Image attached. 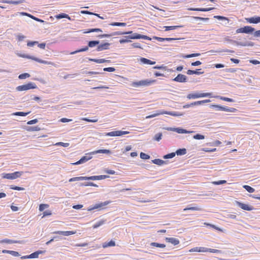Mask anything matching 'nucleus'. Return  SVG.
<instances>
[{
    "label": "nucleus",
    "instance_id": "obj_1",
    "mask_svg": "<svg viewBox=\"0 0 260 260\" xmlns=\"http://www.w3.org/2000/svg\"><path fill=\"white\" fill-rule=\"evenodd\" d=\"M155 81V80H144L137 82H133L131 85L133 87H134L146 86L151 85L153 83H154Z\"/></svg>",
    "mask_w": 260,
    "mask_h": 260
},
{
    "label": "nucleus",
    "instance_id": "obj_2",
    "mask_svg": "<svg viewBox=\"0 0 260 260\" xmlns=\"http://www.w3.org/2000/svg\"><path fill=\"white\" fill-rule=\"evenodd\" d=\"M23 173V172L17 171L12 173H3L2 175L3 178L14 180L20 177Z\"/></svg>",
    "mask_w": 260,
    "mask_h": 260
},
{
    "label": "nucleus",
    "instance_id": "obj_3",
    "mask_svg": "<svg viewBox=\"0 0 260 260\" xmlns=\"http://www.w3.org/2000/svg\"><path fill=\"white\" fill-rule=\"evenodd\" d=\"M212 93L209 92L206 93H191L187 95V98L188 99H196L204 97H211Z\"/></svg>",
    "mask_w": 260,
    "mask_h": 260
},
{
    "label": "nucleus",
    "instance_id": "obj_4",
    "mask_svg": "<svg viewBox=\"0 0 260 260\" xmlns=\"http://www.w3.org/2000/svg\"><path fill=\"white\" fill-rule=\"evenodd\" d=\"M168 114L173 116H181L183 115L182 113L176 112H168L166 111H159L158 113L154 114L153 115H149L146 117V118H150L159 115Z\"/></svg>",
    "mask_w": 260,
    "mask_h": 260
},
{
    "label": "nucleus",
    "instance_id": "obj_5",
    "mask_svg": "<svg viewBox=\"0 0 260 260\" xmlns=\"http://www.w3.org/2000/svg\"><path fill=\"white\" fill-rule=\"evenodd\" d=\"M99 43H100V42L99 41H89L88 42V46H85V47H84L83 48H81L80 49H79V50H77L76 51H75L71 53V54H74L78 53V52L86 51L88 50V47H90V48L94 47L96 45L99 44Z\"/></svg>",
    "mask_w": 260,
    "mask_h": 260
},
{
    "label": "nucleus",
    "instance_id": "obj_6",
    "mask_svg": "<svg viewBox=\"0 0 260 260\" xmlns=\"http://www.w3.org/2000/svg\"><path fill=\"white\" fill-rule=\"evenodd\" d=\"M36 88V86L35 83H28L26 84L18 86L16 87V89L18 91H24L31 89H35Z\"/></svg>",
    "mask_w": 260,
    "mask_h": 260
},
{
    "label": "nucleus",
    "instance_id": "obj_7",
    "mask_svg": "<svg viewBox=\"0 0 260 260\" xmlns=\"http://www.w3.org/2000/svg\"><path fill=\"white\" fill-rule=\"evenodd\" d=\"M211 108H216L218 110H221L229 112H236L237 111V109L234 108H228L227 107H223L218 105H211L210 106Z\"/></svg>",
    "mask_w": 260,
    "mask_h": 260
},
{
    "label": "nucleus",
    "instance_id": "obj_8",
    "mask_svg": "<svg viewBox=\"0 0 260 260\" xmlns=\"http://www.w3.org/2000/svg\"><path fill=\"white\" fill-rule=\"evenodd\" d=\"M110 202V201H105L104 202H101L96 204L93 206H90L88 208L87 211H91L94 209H98L103 208L104 206L108 205Z\"/></svg>",
    "mask_w": 260,
    "mask_h": 260
},
{
    "label": "nucleus",
    "instance_id": "obj_9",
    "mask_svg": "<svg viewBox=\"0 0 260 260\" xmlns=\"http://www.w3.org/2000/svg\"><path fill=\"white\" fill-rule=\"evenodd\" d=\"M254 31V28L250 26H245L243 27H241L236 30V33H245L250 34Z\"/></svg>",
    "mask_w": 260,
    "mask_h": 260
},
{
    "label": "nucleus",
    "instance_id": "obj_10",
    "mask_svg": "<svg viewBox=\"0 0 260 260\" xmlns=\"http://www.w3.org/2000/svg\"><path fill=\"white\" fill-rule=\"evenodd\" d=\"M129 132L128 131H117L106 133L105 134L106 136L115 137L121 136L123 135L128 134Z\"/></svg>",
    "mask_w": 260,
    "mask_h": 260
},
{
    "label": "nucleus",
    "instance_id": "obj_11",
    "mask_svg": "<svg viewBox=\"0 0 260 260\" xmlns=\"http://www.w3.org/2000/svg\"><path fill=\"white\" fill-rule=\"evenodd\" d=\"M125 38L130 39H143L145 40H151V38L149 37L142 35L139 34L135 33L132 36H126Z\"/></svg>",
    "mask_w": 260,
    "mask_h": 260
},
{
    "label": "nucleus",
    "instance_id": "obj_12",
    "mask_svg": "<svg viewBox=\"0 0 260 260\" xmlns=\"http://www.w3.org/2000/svg\"><path fill=\"white\" fill-rule=\"evenodd\" d=\"M236 204L237 206H238V207L244 210L251 211L254 209L252 206L240 202L239 201H236Z\"/></svg>",
    "mask_w": 260,
    "mask_h": 260
},
{
    "label": "nucleus",
    "instance_id": "obj_13",
    "mask_svg": "<svg viewBox=\"0 0 260 260\" xmlns=\"http://www.w3.org/2000/svg\"><path fill=\"white\" fill-rule=\"evenodd\" d=\"M173 80L180 83L186 82H187V77L184 75L179 74Z\"/></svg>",
    "mask_w": 260,
    "mask_h": 260
},
{
    "label": "nucleus",
    "instance_id": "obj_14",
    "mask_svg": "<svg viewBox=\"0 0 260 260\" xmlns=\"http://www.w3.org/2000/svg\"><path fill=\"white\" fill-rule=\"evenodd\" d=\"M109 177H110V176L108 175H99V176H89L88 179H89V180H100L108 178Z\"/></svg>",
    "mask_w": 260,
    "mask_h": 260
},
{
    "label": "nucleus",
    "instance_id": "obj_15",
    "mask_svg": "<svg viewBox=\"0 0 260 260\" xmlns=\"http://www.w3.org/2000/svg\"><path fill=\"white\" fill-rule=\"evenodd\" d=\"M245 20L249 23H258L260 22V16L246 18Z\"/></svg>",
    "mask_w": 260,
    "mask_h": 260
},
{
    "label": "nucleus",
    "instance_id": "obj_16",
    "mask_svg": "<svg viewBox=\"0 0 260 260\" xmlns=\"http://www.w3.org/2000/svg\"><path fill=\"white\" fill-rule=\"evenodd\" d=\"M110 45V44L109 43H104L103 44H102L100 45H99L97 47L96 50L98 51H101L104 50H107L109 49V46Z\"/></svg>",
    "mask_w": 260,
    "mask_h": 260
},
{
    "label": "nucleus",
    "instance_id": "obj_17",
    "mask_svg": "<svg viewBox=\"0 0 260 260\" xmlns=\"http://www.w3.org/2000/svg\"><path fill=\"white\" fill-rule=\"evenodd\" d=\"M76 233V231H55L53 234L62 235L65 236H68L75 234Z\"/></svg>",
    "mask_w": 260,
    "mask_h": 260
},
{
    "label": "nucleus",
    "instance_id": "obj_18",
    "mask_svg": "<svg viewBox=\"0 0 260 260\" xmlns=\"http://www.w3.org/2000/svg\"><path fill=\"white\" fill-rule=\"evenodd\" d=\"M92 153H86L84 156H83L80 159L76 161V162H83L84 161H87L92 158Z\"/></svg>",
    "mask_w": 260,
    "mask_h": 260
},
{
    "label": "nucleus",
    "instance_id": "obj_19",
    "mask_svg": "<svg viewBox=\"0 0 260 260\" xmlns=\"http://www.w3.org/2000/svg\"><path fill=\"white\" fill-rule=\"evenodd\" d=\"M25 57H26L27 58H29V59H32V60H35V61H37L38 62H40V63H44V64H52L51 62H48L47 61L39 59L38 58H36V57H33V56H29V55H26V56H25Z\"/></svg>",
    "mask_w": 260,
    "mask_h": 260
},
{
    "label": "nucleus",
    "instance_id": "obj_20",
    "mask_svg": "<svg viewBox=\"0 0 260 260\" xmlns=\"http://www.w3.org/2000/svg\"><path fill=\"white\" fill-rule=\"evenodd\" d=\"M214 8H189L187 10L189 11H201V12H207L213 10Z\"/></svg>",
    "mask_w": 260,
    "mask_h": 260
},
{
    "label": "nucleus",
    "instance_id": "obj_21",
    "mask_svg": "<svg viewBox=\"0 0 260 260\" xmlns=\"http://www.w3.org/2000/svg\"><path fill=\"white\" fill-rule=\"evenodd\" d=\"M166 242L170 243L174 245H177L179 243V241L178 239L175 238H166L165 239Z\"/></svg>",
    "mask_w": 260,
    "mask_h": 260
},
{
    "label": "nucleus",
    "instance_id": "obj_22",
    "mask_svg": "<svg viewBox=\"0 0 260 260\" xmlns=\"http://www.w3.org/2000/svg\"><path fill=\"white\" fill-rule=\"evenodd\" d=\"M140 61L144 64H147L150 65L154 64L156 63L155 61H152L151 60H149L147 58L144 57H141L140 58Z\"/></svg>",
    "mask_w": 260,
    "mask_h": 260
},
{
    "label": "nucleus",
    "instance_id": "obj_23",
    "mask_svg": "<svg viewBox=\"0 0 260 260\" xmlns=\"http://www.w3.org/2000/svg\"><path fill=\"white\" fill-rule=\"evenodd\" d=\"M89 60L91 61H93L98 63H102L105 62H110V60H106L104 58L102 59H92V58H89Z\"/></svg>",
    "mask_w": 260,
    "mask_h": 260
},
{
    "label": "nucleus",
    "instance_id": "obj_24",
    "mask_svg": "<svg viewBox=\"0 0 260 260\" xmlns=\"http://www.w3.org/2000/svg\"><path fill=\"white\" fill-rule=\"evenodd\" d=\"M45 252V251H42V250H38L37 251H35L32 253H31L30 255V258H38L39 256V255L40 254L44 253Z\"/></svg>",
    "mask_w": 260,
    "mask_h": 260
},
{
    "label": "nucleus",
    "instance_id": "obj_25",
    "mask_svg": "<svg viewBox=\"0 0 260 260\" xmlns=\"http://www.w3.org/2000/svg\"><path fill=\"white\" fill-rule=\"evenodd\" d=\"M1 243H8V244H13V243H19V244H21L22 243V241L5 239H4V240H2L1 241Z\"/></svg>",
    "mask_w": 260,
    "mask_h": 260
},
{
    "label": "nucleus",
    "instance_id": "obj_26",
    "mask_svg": "<svg viewBox=\"0 0 260 260\" xmlns=\"http://www.w3.org/2000/svg\"><path fill=\"white\" fill-rule=\"evenodd\" d=\"M201 69H197L196 71L188 70L187 71V74L188 75H192V74L200 75V74H203L204 72H201Z\"/></svg>",
    "mask_w": 260,
    "mask_h": 260
},
{
    "label": "nucleus",
    "instance_id": "obj_27",
    "mask_svg": "<svg viewBox=\"0 0 260 260\" xmlns=\"http://www.w3.org/2000/svg\"><path fill=\"white\" fill-rule=\"evenodd\" d=\"M211 97H213L214 98H217V99H219L221 100H223V101H224L226 102H234V100L232 99L226 98V97H224V96H219V95L212 96Z\"/></svg>",
    "mask_w": 260,
    "mask_h": 260
},
{
    "label": "nucleus",
    "instance_id": "obj_28",
    "mask_svg": "<svg viewBox=\"0 0 260 260\" xmlns=\"http://www.w3.org/2000/svg\"><path fill=\"white\" fill-rule=\"evenodd\" d=\"M210 102H211V101L210 100H202V101L194 102L191 103V105H194V106H198V105H201L204 103H209Z\"/></svg>",
    "mask_w": 260,
    "mask_h": 260
},
{
    "label": "nucleus",
    "instance_id": "obj_29",
    "mask_svg": "<svg viewBox=\"0 0 260 260\" xmlns=\"http://www.w3.org/2000/svg\"><path fill=\"white\" fill-rule=\"evenodd\" d=\"M115 245V242L114 241H113V240H111L109 242H105L103 244V248H107V247H111V246H114Z\"/></svg>",
    "mask_w": 260,
    "mask_h": 260
},
{
    "label": "nucleus",
    "instance_id": "obj_30",
    "mask_svg": "<svg viewBox=\"0 0 260 260\" xmlns=\"http://www.w3.org/2000/svg\"><path fill=\"white\" fill-rule=\"evenodd\" d=\"M177 133L179 134H189L192 133V131H188L183 128H177L175 130Z\"/></svg>",
    "mask_w": 260,
    "mask_h": 260
},
{
    "label": "nucleus",
    "instance_id": "obj_31",
    "mask_svg": "<svg viewBox=\"0 0 260 260\" xmlns=\"http://www.w3.org/2000/svg\"><path fill=\"white\" fill-rule=\"evenodd\" d=\"M141 164L143 165V168H144L145 169L148 170L153 171V170L154 169H155V166L151 165L149 164Z\"/></svg>",
    "mask_w": 260,
    "mask_h": 260
},
{
    "label": "nucleus",
    "instance_id": "obj_32",
    "mask_svg": "<svg viewBox=\"0 0 260 260\" xmlns=\"http://www.w3.org/2000/svg\"><path fill=\"white\" fill-rule=\"evenodd\" d=\"M153 68L154 69L167 70V67L164 65L155 66ZM167 71L170 72H173V70L171 69H167Z\"/></svg>",
    "mask_w": 260,
    "mask_h": 260
},
{
    "label": "nucleus",
    "instance_id": "obj_33",
    "mask_svg": "<svg viewBox=\"0 0 260 260\" xmlns=\"http://www.w3.org/2000/svg\"><path fill=\"white\" fill-rule=\"evenodd\" d=\"M106 222V220H104V219H102L99 221H98L95 224H94L93 225V229H96V228H98L99 227H100V226L102 225L103 224H104Z\"/></svg>",
    "mask_w": 260,
    "mask_h": 260
},
{
    "label": "nucleus",
    "instance_id": "obj_34",
    "mask_svg": "<svg viewBox=\"0 0 260 260\" xmlns=\"http://www.w3.org/2000/svg\"><path fill=\"white\" fill-rule=\"evenodd\" d=\"M150 246H154L158 248H164L166 247V245L164 244H160L156 242H152L150 243Z\"/></svg>",
    "mask_w": 260,
    "mask_h": 260
},
{
    "label": "nucleus",
    "instance_id": "obj_35",
    "mask_svg": "<svg viewBox=\"0 0 260 260\" xmlns=\"http://www.w3.org/2000/svg\"><path fill=\"white\" fill-rule=\"evenodd\" d=\"M182 26L180 25H175V26H165L164 27L165 31H169L170 30L175 29L176 28L181 27Z\"/></svg>",
    "mask_w": 260,
    "mask_h": 260
},
{
    "label": "nucleus",
    "instance_id": "obj_36",
    "mask_svg": "<svg viewBox=\"0 0 260 260\" xmlns=\"http://www.w3.org/2000/svg\"><path fill=\"white\" fill-rule=\"evenodd\" d=\"M56 18L57 19H61V18H67L69 20H71V17L67 14L65 13H61L58 14L56 16Z\"/></svg>",
    "mask_w": 260,
    "mask_h": 260
},
{
    "label": "nucleus",
    "instance_id": "obj_37",
    "mask_svg": "<svg viewBox=\"0 0 260 260\" xmlns=\"http://www.w3.org/2000/svg\"><path fill=\"white\" fill-rule=\"evenodd\" d=\"M110 153V151L109 150H107V149H100V150L95 151L94 152H92L93 154H96V153L109 154Z\"/></svg>",
    "mask_w": 260,
    "mask_h": 260
},
{
    "label": "nucleus",
    "instance_id": "obj_38",
    "mask_svg": "<svg viewBox=\"0 0 260 260\" xmlns=\"http://www.w3.org/2000/svg\"><path fill=\"white\" fill-rule=\"evenodd\" d=\"M243 187L249 193H252L255 191V189L253 187L247 185H243Z\"/></svg>",
    "mask_w": 260,
    "mask_h": 260
},
{
    "label": "nucleus",
    "instance_id": "obj_39",
    "mask_svg": "<svg viewBox=\"0 0 260 260\" xmlns=\"http://www.w3.org/2000/svg\"><path fill=\"white\" fill-rule=\"evenodd\" d=\"M178 155H184L186 153V150L185 148L179 149L175 152Z\"/></svg>",
    "mask_w": 260,
    "mask_h": 260
},
{
    "label": "nucleus",
    "instance_id": "obj_40",
    "mask_svg": "<svg viewBox=\"0 0 260 260\" xmlns=\"http://www.w3.org/2000/svg\"><path fill=\"white\" fill-rule=\"evenodd\" d=\"M193 210V211H201L202 209L197 206L187 207L183 209L184 211L186 210Z\"/></svg>",
    "mask_w": 260,
    "mask_h": 260
},
{
    "label": "nucleus",
    "instance_id": "obj_41",
    "mask_svg": "<svg viewBox=\"0 0 260 260\" xmlns=\"http://www.w3.org/2000/svg\"><path fill=\"white\" fill-rule=\"evenodd\" d=\"M102 30L100 28H92L89 29L87 30L84 31L83 32L85 34L90 33L92 32H102Z\"/></svg>",
    "mask_w": 260,
    "mask_h": 260
},
{
    "label": "nucleus",
    "instance_id": "obj_42",
    "mask_svg": "<svg viewBox=\"0 0 260 260\" xmlns=\"http://www.w3.org/2000/svg\"><path fill=\"white\" fill-rule=\"evenodd\" d=\"M30 112H17L13 113L14 115L16 116H25L27 115H28L29 113H30Z\"/></svg>",
    "mask_w": 260,
    "mask_h": 260
},
{
    "label": "nucleus",
    "instance_id": "obj_43",
    "mask_svg": "<svg viewBox=\"0 0 260 260\" xmlns=\"http://www.w3.org/2000/svg\"><path fill=\"white\" fill-rule=\"evenodd\" d=\"M10 188L12 189H13V190H18V191L24 190L25 189V188H23V187H19V186H14V185H11L10 186Z\"/></svg>",
    "mask_w": 260,
    "mask_h": 260
},
{
    "label": "nucleus",
    "instance_id": "obj_44",
    "mask_svg": "<svg viewBox=\"0 0 260 260\" xmlns=\"http://www.w3.org/2000/svg\"><path fill=\"white\" fill-rule=\"evenodd\" d=\"M212 183V184H213L214 185H219L226 183V181L224 180H219V181H213Z\"/></svg>",
    "mask_w": 260,
    "mask_h": 260
},
{
    "label": "nucleus",
    "instance_id": "obj_45",
    "mask_svg": "<svg viewBox=\"0 0 260 260\" xmlns=\"http://www.w3.org/2000/svg\"><path fill=\"white\" fill-rule=\"evenodd\" d=\"M49 205L48 204H41L39 205L40 211H43L46 208H48Z\"/></svg>",
    "mask_w": 260,
    "mask_h": 260
},
{
    "label": "nucleus",
    "instance_id": "obj_46",
    "mask_svg": "<svg viewBox=\"0 0 260 260\" xmlns=\"http://www.w3.org/2000/svg\"><path fill=\"white\" fill-rule=\"evenodd\" d=\"M75 179L76 181L81 180H89L88 177L87 176L76 177Z\"/></svg>",
    "mask_w": 260,
    "mask_h": 260
},
{
    "label": "nucleus",
    "instance_id": "obj_47",
    "mask_svg": "<svg viewBox=\"0 0 260 260\" xmlns=\"http://www.w3.org/2000/svg\"><path fill=\"white\" fill-rule=\"evenodd\" d=\"M199 55H200V53H192V54L184 55L183 56V57L184 58H191V57H196V56H198Z\"/></svg>",
    "mask_w": 260,
    "mask_h": 260
},
{
    "label": "nucleus",
    "instance_id": "obj_48",
    "mask_svg": "<svg viewBox=\"0 0 260 260\" xmlns=\"http://www.w3.org/2000/svg\"><path fill=\"white\" fill-rule=\"evenodd\" d=\"M132 33V31H125V32L117 31V32H115L114 33V35H126V34H131Z\"/></svg>",
    "mask_w": 260,
    "mask_h": 260
},
{
    "label": "nucleus",
    "instance_id": "obj_49",
    "mask_svg": "<svg viewBox=\"0 0 260 260\" xmlns=\"http://www.w3.org/2000/svg\"><path fill=\"white\" fill-rule=\"evenodd\" d=\"M175 154H176V153L175 152H172V153H169V154L164 155L163 156V158L165 159L173 158V157H174L175 156Z\"/></svg>",
    "mask_w": 260,
    "mask_h": 260
},
{
    "label": "nucleus",
    "instance_id": "obj_50",
    "mask_svg": "<svg viewBox=\"0 0 260 260\" xmlns=\"http://www.w3.org/2000/svg\"><path fill=\"white\" fill-rule=\"evenodd\" d=\"M104 172L106 173L109 174L114 175V174H117V173L115 172L114 170H109L107 169H106L104 170Z\"/></svg>",
    "mask_w": 260,
    "mask_h": 260
},
{
    "label": "nucleus",
    "instance_id": "obj_51",
    "mask_svg": "<svg viewBox=\"0 0 260 260\" xmlns=\"http://www.w3.org/2000/svg\"><path fill=\"white\" fill-rule=\"evenodd\" d=\"M81 120H83V121H87V122H96L98 121V119L97 118L93 119H89L87 118H82L81 119Z\"/></svg>",
    "mask_w": 260,
    "mask_h": 260
},
{
    "label": "nucleus",
    "instance_id": "obj_52",
    "mask_svg": "<svg viewBox=\"0 0 260 260\" xmlns=\"http://www.w3.org/2000/svg\"><path fill=\"white\" fill-rule=\"evenodd\" d=\"M193 139L196 140H202L205 139V136L201 134H197L193 137Z\"/></svg>",
    "mask_w": 260,
    "mask_h": 260
},
{
    "label": "nucleus",
    "instance_id": "obj_53",
    "mask_svg": "<svg viewBox=\"0 0 260 260\" xmlns=\"http://www.w3.org/2000/svg\"><path fill=\"white\" fill-rule=\"evenodd\" d=\"M29 76H30V75H29V74H28V73H23V74H20L18 78L20 79H26L27 78H28Z\"/></svg>",
    "mask_w": 260,
    "mask_h": 260
},
{
    "label": "nucleus",
    "instance_id": "obj_54",
    "mask_svg": "<svg viewBox=\"0 0 260 260\" xmlns=\"http://www.w3.org/2000/svg\"><path fill=\"white\" fill-rule=\"evenodd\" d=\"M140 157L143 159H148L150 158V156L145 153L141 152Z\"/></svg>",
    "mask_w": 260,
    "mask_h": 260
},
{
    "label": "nucleus",
    "instance_id": "obj_55",
    "mask_svg": "<svg viewBox=\"0 0 260 260\" xmlns=\"http://www.w3.org/2000/svg\"><path fill=\"white\" fill-rule=\"evenodd\" d=\"M111 25L112 26H125L126 23L123 22H114L111 23Z\"/></svg>",
    "mask_w": 260,
    "mask_h": 260
},
{
    "label": "nucleus",
    "instance_id": "obj_56",
    "mask_svg": "<svg viewBox=\"0 0 260 260\" xmlns=\"http://www.w3.org/2000/svg\"><path fill=\"white\" fill-rule=\"evenodd\" d=\"M161 137H162V134L158 133L155 135L154 140L157 141H159L160 140H161Z\"/></svg>",
    "mask_w": 260,
    "mask_h": 260
},
{
    "label": "nucleus",
    "instance_id": "obj_57",
    "mask_svg": "<svg viewBox=\"0 0 260 260\" xmlns=\"http://www.w3.org/2000/svg\"><path fill=\"white\" fill-rule=\"evenodd\" d=\"M43 217H45V216L51 215L52 214V212L50 210H46V211H44L43 213Z\"/></svg>",
    "mask_w": 260,
    "mask_h": 260
},
{
    "label": "nucleus",
    "instance_id": "obj_58",
    "mask_svg": "<svg viewBox=\"0 0 260 260\" xmlns=\"http://www.w3.org/2000/svg\"><path fill=\"white\" fill-rule=\"evenodd\" d=\"M209 252L212 253H221L222 251L220 250L209 248Z\"/></svg>",
    "mask_w": 260,
    "mask_h": 260
},
{
    "label": "nucleus",
    "instance_id": "obj_59",
    "mask_svg": "<svg viewBox=\"0 0 260 260\" xmlns=\"http://www.w3.org/2000/svg\"><path fill=\"white\" fill-rule=\"evenodd\" d=\"M104 71L113 72L115 71V69L112 67L105 68L104 69Z\"/></svg>",
    "mask_w": 260,
    "mask_h": 260
},
{
    "label": "nucleus",
    "instance_id": "obj_60",
    "mask_svg": "<svg viewBox=\"0 0 260 260\" xmlns=\"http://www.w3.org/2000/svg\"><path fill=\"white\" fill-rule=\"evenodd\" d=\"M189 251L190 252H200V247H194L193 248H191V249H190L189 250Z\"/></svg>",
    "mask_w": 260,
    "mask_h": 260
},
{
    "label": "nucleus",
    "instance_id": "obj_61",
    "mask_svg": "<svg viewBox=\"0 0 260 260\" xmlns=\"http://www.w3.org/2000/svg\"><path fill=\"white\" fill-rule=\"evenodd\" d=\"M38 44V42L37 41H33V42L29 41V42H27V45L28 47H32L35 44Z\"/></svg>",
    "mask_w": 260,
    "mask_h": 260
},
{
    "label": "nucleus",
    "instance_id": "obj_62",
    "mask_svg": "<svg viewBox=\"0 0 260 260\" xmlns=\"http://www.w3.org/2000/svg\"><path fill=\"white\" fill-rule=\"evenodd\" d=\"M200 252H209V248L204 247H200Z\"/></svg>",
    "mask_w": 260,
    "mask_h": 260
},
{
    "label": "nucleus",
    "instance_id": "obj_63",
    "mask_svg": "<svg viewBox=\"0 0 260 260\" xmlns=\"http://www.w3.org/2000/svg\"><path fill=\"white\" fill-rule=\"evenodd\" d=\"M83 207V206L82 205L78 204V205H73V208L74 209L78 210V209H81Z\"/></svg>",
    "mask_w": 260,
    "mask_h": 260
},
{
    "label": "nucleus",
    "instance_id": "obj_64",
    "mask_svg": "<svg viewBox=\"0 0 260 260\" xmlns=\"http://www.w3.org/2000/svg\"><path fill=\"white\" fill-rule=\"evenodd\" d=\"M10 254L13 255V256H20L19 253L17 251L11 250L10 252Z\"/></svg>",
    "mask_w": 260,
    "mask_h": 260
}]
</instances>
